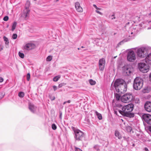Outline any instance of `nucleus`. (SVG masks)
<instances>
[{"label":"nucleus","instance_id":"nucleus-41","mask_svg":"<svg viewBox=\"0 0 151 151\" xmlns=\"http://www.w3.org/2000/svg\"><path fill=\"white\" fill-rule=\"evenodd\" d=\"M53 88L54 90V91H55L57 89V87L56 86H53Z\"/></svg>","mask_w":151,"mask_h":151},{"label":"nucleus","instance_id":"nucleus-54","mask_svg":"<svg viewBox=\"0 0 151 151\" xmlns=\"http://www.w3.org/2000/svg\"><path fill=\"white\" fill-rule=\"evenodd\" d=\"M149 15L151 16V12L149 14Z\"/></svg>","mask_w":151,"mask_h":151},{"label":"nucleus","instance_id":"nucleus-59","mask_svg":"<svg viewBox=\"0 0 151 151\" xmlns=\"http://www.w3.org/2000/svg\"><path fill=\"white\" fill-rule=\"evenodd\" d=\"M129 37H130V36H129ZM131 37H132V36H131Z\"/></svg>","mask_w":151,"mask_h":151},{"label":"nucleus","instance_id":"nucleus-33","mask_svg":"<svg viewBox=\"0 0 151 151\" xmlns=\"http://www.w3.org/2000/svg\"><path fill=\"white\" fill-rule=\"evenodd\" d=\"M93 6L97 10H101V8L98 7L95 4H93Z\"/></svg>","mask_w":151,"mask_h":151},{"label":"nucleus","instance_id":"nucleus-52","mask_svg":"<svg viewBox=\"0 0 151 151\" xmlns=\"http://www.w3.org/2000/svg\"><path fill=\"white\" fill-rule=\"evenodd\" d=\"M55 97H54L52 99V100H54L55 99Z\"/></svg>","mask_w":151,"mask_h":151},{"label":"nucleus","instance_id":"nucleus-61","mask_svg":"<svg viewBox=\"0 0 151 151\" xmlns=\"http://www.w3.org/2000/svg\"><path fill=\"white\" fill-rule=\"evenodd\" d=\"M34 1H36V0H34Z\"/></svg>","mask_w":151,"mask_h":151},{"label":"nucleus","instance_id":"nucleus-32","mask_svg":"<svg viewBox=\"0 0 151 151\" xmlns=\"http://www.w3.org/2000/svg\"><path fill=\"white\" fill-rule=\"evenodd\" d=\"M9 19V17L7 16H5L3 18V20L5 21H8Z\"/></svg>","mask_w":151,"mask_h":151},{"label":"nucleus","instance_id":"nucleus-46","mask_svg":"<svg viewBox=\"0 0 151 151\" xmlns=\"http://www.w3.org/2000/svg\"><path fill=\"white\" fill-rule=\"evenodd\" d=\"M149 130L151 132V126L149 127Z\"/></svg>","mask_w":151,"mask_h":151},{"label":"nucleus","instance_id":"nucleus-37","mask_svg":"<svg viewBox=\"0 0 151 151\" xmlns=\"http://www.w3.org/2000/svg\"><path fill=\"white\" fill-rule=\"evenodd\" d=\"M75 151H82L81 149L78 148L76 147L75 148Z\"/></svg>","mask_w":151,"mask_h":151},{"label":"nucleus","instance_id":"nucleus-40","mask_svg":"<svg viewBox=\"0 0 151 151\" xmlns=\"http://www.w3.org/2000/svg\"><path fill=\"white\" fill-rule=\"evenodd\" d=\"M129 40L128 39H124L121 42H120L121 43H122V42H127L128 41H129Z\"/></svg>","mask_w":151,"mask_h":151},{"label":"nucleus","instance_id":"nucleus-15","mask_svg":"<svg viewBox=\"0 0 151 151\" xmlns=\"http://www.w3.org/2000/svg\"><path fill=\"white\" fill-rule=\"evenodd\" d=\"M145 62L148 64L151 65V53L145 57Z\"/></svg>","mask_w":151,"mask_h":151},{"label":"nucleus","instance_id":"nucleus-8","mask_svg":"<svg viewBox=\"0 0 151 151\" xmlns=\"http://www.w3.org/2000/svg\"><path fill=\"white\" fill-rule=\"evenodd\" d=\"M144 124H151V115L148 114H144L142 116Z\"/></svg>","mask_w":151,"mask_h":151},{"label":"nucleus","instance_id":"nucleus-29","mask_svg":"<svg viewBox=\"0 0 151 151\" xmlns=\"http://www.w3.org/2000/svg\"><path fill=\"white\" fill-rule=\"evenodd\" d=\"M52 128L53 130H55L57 128V127L55 124H53L52 125Z\"/></svg>","mask_w":151,"mask_h":151},{"label":"nucleus","instance_id":"nucleus-27","mask_svg":"<svg viewBox=\"0 0 151 151\" xmlns=\"http://www.w3.org/2000/svg\"><path fill=\"white\" fill-rule=\"evenodd\" d=\"M138 138L139 139H141L142 138L143 135L142 134H137Z\"/></svg>","mask_w":151,"mask_h":151},{"label":"nucleus","instance_id":"nucleus-17","mask_svg":"<svg viewBox=\"0 0 151 151\" xmlns=\"http://www.w3.org/2000/svg\"><path fill=\"white\" fill-rule=\"evenodd\" d=\"M115 135L119 139L122 138V136L120 133L117 130H116L115 132Z\"/></svg>","mask_w":151,"mask_h":151},{"label":"nucleus","instance_id":"nucleus-10","mask_svg":"<svg viewBox=\"0 0 151 151\" xmlns=\"http://www.w3.org/2000/svg\"><path fill=\"white\" fill-rule=\"evenodd\" d=\"M29 109L32 113L36 114L39 112V108L36 106L31 103H29Z\"/></svg>","mask_w":151,"mask_h":151},{"label":"nucleus","instance_id":"nucleus-31","mask_svg":"<svg viewBox=\"0 0 151 151\" xmlns=\"http://www.w3.org/2000/svg\"><path fill=\"white\" fill-rule=\"evenodd\" d=\"M4 95L5 94L4 93L2 92L0 93V99L3 98L4 96Z\"/></svg>","mask_w":151,"mask_h":151},{"label":"nucleus","instance_id":"nucleus-43","mask_svg":"<svg viewBox=\"0 0 151 151\" xmlns=\"http://www.w3.org/2000/svg\"><path fill=\"white\" fill-rule=\"evenodd\" d=\"M3 78L1 77H0V82H2L3 81Z\"/></svg>","mask_w":151,"mask_h":151},{"label":"nucleus","instance_id":"nucleus-45","mask_svg":"<svg viewBox=\"0 0 151 151\" xmlns=\"http://www.w3.org/2000/svg\"><path fill=\"white\" fill-rule=\"evenodd\" d=\"M145 151H149L147 147H145Z\"/></svg>","mask_w":151,"mask_h":151},{"label":"nucleus","instance_id":"nucleus-9","mask_svg":"<svg viewBox=\"0 0 151 151\" xmlns=\"http://www.w3.org/2000/svg\"><path fill=\"white\" fill-rule=\"evenodd\" d=\"M136 55L134 52L133 51H129L127 55V60L130 62H133L136 59Z\"/></svg>","mask_w":151,"mask_h":151},{"label":"nucleus","instance_id":"nucleus-53","mask_svg":"<svg viewBox=\"0 0 151 151\" xmlns=\"http://www.w3.org/2000/svg\"><path fill=\"white\" fill-rule=\"evenodd\" d=\"M61 115H62V114H60V118H61Z\"/></svg>","mask_w":151,"mask_h":151},{"label":"nucleus","instance_id":"nucleus-44","mask_svg":"<svg viewBox=\"0 0 151 151\" xmlns=\"http://www.w3.org/2000/svg\"><path fill=\"white\" fill-rule=\"evenodd\" d=\"M5 44L6 45H8L9 44V41H8L5 42Z\"/></svg>","mask_w":151,"mask_h":151},{"label":"nucleus","instance_id":"nucleus-6","mask_svg":"<svg viewBox=\"0 0 151 151\" xmlns=\"http://www.w3.org/2000/svg\"><path fill=\"white\" fill-rule=\"evenodd\" d=\"M138 68L140 71L143 73H147L149 70V65L143 63H139Z\"/></svg>","mask_w":151,"mask_h":151},{"label":"nucleus","instance_id":"nucleus-57","mask_svg":"<svg viewBox=\"0 0 151 151\" xmlns=\"http://www.w3.org/2000/svg\"><path fill=\"white\" fill-rule=\"evenodd\" d=\"M132 34H133V32H132L131 33V35H132Z\"/></svg>","mask_w":151,"mask_h":151},{"label":"nucleus","instance_id":"nucleus-56","mask_svg":"<svg viewBox=\"0 0 151 151\" xmlns=\"http://www.w3.org/2000/svg\"><path fill=\"white\" fill-rule=\"evenodd\" d=\"M132 39V38H131H131H129V39Z\"/></svg>","mask_w":151,"mask_h":151},{"label":"nucleus","instance_id":"nucleus-19","mask_svg":"<svg viewBox=\"0 0 151 151\" xmlns=\"http://www.w3.org/2000/svg\"><path fill=\"white\" fill-rule=\"evenodd\" d=\"M126 73V75L127 76H129L131 73V71L130 70V69L127 68L125 71Z\"/></svg>","mask_w":151,"mask_h":151},{"label":"nucleus","instance_id":"nucleus-16","mask_svg":"<svg viewBox=\"0 0 151 151\" xmlns=\"http://www.w3.org/2000/svg\"><path fill=\"white\" fill-rule=\"evenodd\" d=\"M32 44L31 43L27 44L24 47V48L27 50H29L32 49Z\"/></svg>","mask_w":151,"mask_h":151},{"label":"nucleus","instance_id":"nucleus-48","mask_svg":"<svg viewBox=\"0 0 151 151\" xmlns=\"http://www.w3.org/2000/svg\"><path fill=\"white\" fill-rule=\"evenodd\" d=\"M150 80L151 81V73L150 74Z\"/></svg>","mask_w":151,"mask_h":151},{"label":"nucleus","instance_id":"nucleus-55","mask_svg":"<svg viewBox=\"0 0 151 151\" xmlns=\"http://www.w3.org/2000/svg\"><path fill=\"white\" fill-rule=\"evenodd\" d=\"M81 48H84V47H83V46H81Z\"/></svg>","mask_w":151,"mask_h":151},{"label":"nucleus","instance_id":"nucleus-11","mask_svg":"<svg viewBox=\"0 0 151 151\" xmlns=\"http://www.w3.org/2000/svg\"><path fill=\"white\" fill-rule=\"evenodd\" d=\"M29 1H27L25 5V9L23 12V15L25 18L28 17L29 15L30 10H29L28 8L29 6Z\"/></svg>","mask_w":151,"mask_h":151},{"label":"nucleus","instance_id":"nucleus-34","mask_svg":"<svg viewBox=\"0 0 151 151\" xmlns=\"http://www.w3.org/2000/svg\"><path fill=\"white\" fill-rule=\"evenodd\" d=\"M110 17H111V19L112 20L115 19V17L114 13H113V14Z\"/></svg>","mask_w":151,"mask_h":151},{"label":"nucleus","instance_id":"nucleus-2","mask_svg":"<svg viewBox=\"0 0 151 151\" xmlns=\"http://www.w3.org/2000/svg\"><path fill=\"white\" fill-rule=\"evenodd\" d=\"M113 85L114 86L116 92L119 94L123 93L127 91V85L124 81L123 79H117L114 83H112L111 88Z\"/></svg>","mask_w":151,"mask_h":151},{"label":"nucleus","instance_id":"nucleus-22","mask_svg":"<svg viewBox=\"0 0 151 151\" xmlns=\"http://www.w3.org/2000/svg\"><path fill=\"white\" fill-rule=\"evenodd\" d=\"M19 96L21 98L23 97L24 96V93L23 92H20L18 93Z\"/></svg>","mask_w":151,"mask_h":151},{"label":"nucleus","instance_id":"nucleus-35","mask_svg":"<svg viewBox=\"0 0 151 151\" xmlns=\"http://www.w3.org/2000/svg\"><path fill=\"white\" fill-rule=\"evenodd\" d=\"M65 84L64 83H61L59 84L58 87L59 88L63 86H64Z\"/></svg>","mask_w":151,"mask_h":151},{"label":"nucleus","instance_id":"nucleus-47","mask_svg":"<svg viewBox=\"0 0 151 151\" xmlns=\"http://www.w3.org/2000/svg\"><path fill=\"white\" fill-rule=\"evenodd\" d=\"M145 90H146V89H145V90L143 91V92H144V93L148 92L147 91H145Z\"/></svg>","mask_w":151,"mask_h":151},{"label":"nucleus","instance_id":"nucleus-4","mask_svg":"<svg viewBox=\"0 0 151 151\" xmlns=\"http://www.w3.org/2000/svg\"><path fill=\"white\" fill-rule=\"evenodd\" d=\"M71 129L74 132V138L75 139L78 141L81 140L83 137V132L78 129H76L74 127H72Z\"/></svg>","mask_w":151,"mask_h":151},{"label":"nucleus","instance_id":"nucleus-38","mask_svg":"<svg viewBox=\"0 0 151 151\" xmlns=\"http://www.w3.org/2000/svg\"><path fill=\"white\" fill-rule=\"evenodd\" d=\"M95 12L97 13L100 14L101 15H103V13H102L101 12H100V11H98L97 10H96L95 11Z\"/></svg>","mask_w":151,"mask_h":151},{"label":"nucleus","instance_id":"nucleus-58","mask_svg":"<svg viewBox=\"0 0 151 151\" xmlns=\"http://www.w3.org/2000/svg\"><path fill=\"white\" fill-rule=\"evenodd\" d=\"M78 49L79 50L80 49V48H78Z\"/></svg>","mask_w":151,"mask_h":151},{"label":"nucleus","instance_id":"nucleus-60","mask_svg":"<svg viewBox=\"0 0 151 151\" xmlns=\"http://www.w3.org/2000/svg\"><path fill=\"white\" fill-rule=\"evenodd\" d=\"M59 0H57V1H58Z\"/></svg>","mask_w":151,"mask_h":151},{"label":"nucleus","instance_id":"nucleus-28","mask_svg":"<svg viewBox=\"0 0 151 151\" xmlns=\"http://www.w3.org/2000/svg\"><path fill=\"white\" fill-rule=\"evenodd\" d=\"M17 37V35L16 34H14L12 36V38L13 39H16Z\"/></svg>","mask_w":151,"mask_h":151},{"label":"nucleus","instance_id":"nucleus-3","mask_svg":"<svg viewBox=\"0 0 151 151\" xmlns=\"http://www.w3.org/2000/svg\"><path fill=\"white\" fill-rule=\"evenodd\" d=\"M143 84V80L140 77H137L134 80L133 88L135 90H139L142 87Z\"/></svg>","mask_w":151,"mask_h":151},{"label":"nucleus","instance_id":"nucleus-12","mask_svg":"<svg viewBox=\"0 0 151 151\" xmlns=\"http://www.w3.org/2000/svg\"><path fill=\"white\" fill-rule=\"evenodd\" d=\"M106 62L104 58L100 59L99 62V68L101 71L104 70L105 68Z\"/></svg>","mask_w":151,"mask_h":151},{"label":"nucleus","instance_id":"nucleus-24","mask_svg":"<svg viewBox=\"0 0 151 151\" xmlns=\"http://www.w3.org/2000/svg\"><path fill=\"white\" fill-rule=\"evenodd\" d=\"M19 56L21 58H23L24 57V54L20 52H19L18 53Z\"/></svg>","mask_w":151,"mask_h":151},{"label":"nucleus","instance_id":"nucleus-51","mask_svg":"<svg viewBox=\"0 0 151 151\" xmlns=\"http://www.w3.org/2000/svg\"><path fill=\"white\" fill-rule=\"evenodd\" d=\"M67 103V102L66 101H65L63 103V104H65L66 103Z\"/></svg>","mask_w":151,"mask_h":151},{"label":"nucleus","instance_id":"nucleus-20","mask_svg":"<svg viewBox=\"0 0 151 151\" xmlns=\"http://www.w3.org/2000/svg\"><path fill=\"white\" fill-rule=\"evenodd\" d=\"M17 24V23L16 22H13V23L12 26V31H14V30L15 29L16 25Z\"/></svg>","mask_w":151,"mask_h":151},{"label":"nucleus","instance_id":"nucleus-13","mask_svg":"<svg viewBox=\"0 0 151 151\" xmlns=\"http://www.w3.org/2000/svg\"><path fill=\"white\" fill-rule=\"evenodd\" d=\"M145 108L146 111L148 112H151V102L147 101L145 105Z\"/></svg>","mask_w":151,"mask_h":151},{"label":"nucleus","instance_id":"nucleus-42","mask_svg":"<svg viewBox=\"0 0 151 151\" xmlns=\"http://www.w3.org/2000/svg\"><path fill=\"white\" fill-rule=\"evenodd\" d=\"M3 49V46L1 45H0V51Z\"/></svg>","mask_w":151,"mask_h":151},{"label":"nucleus","instance_id":"nucleus-36","mask_svg":"<svg viewBox=\"0 0 151 151\" xmlns=\"http://www.w3.org/2000/svg\"><path fill=\"white\" fill-rule=\"evenodd\" d=\"M127 130L128 131L131 132L132 130V128L130 126H129L127 127Z\"/></svg>","mask_w":151,"mask_h":151},{"label":"nucleus","instance_id":"nucleus-25","mask_svg":"<svg viewBox=\"0 0 151 151\" xmlns=\"http://www.w3.org/2000/svg\"><path fill=\"white\" fill-rule=\"evenodd\" d=\"M52 59V57L51 55L48 56L46 58V60L47 61H50Z\"/></svg>","mask_w":151,"mask_h":151},{"label":"nucleus","instance_id":"nucleus-39","mask_svg":"<svg viewBox=\"0 0 151 151\" xmlns=\"http://www.w3.org/2000/svg\"><path fill=\"white\" fill-rule=\"evenodd\" d=\"M3 38L4 39V41H5V42H6L7 41H9L8 40V38H7V37H6L5 36H4V37H3Z\"/></svg>","mask_w":151,"mask_h":151},{"label":"nucleus","instance_id":"nucleus-1","mask_svg":"<svg viewBox=\"0 0 151 151\" xmlns=\"http://www.w3.org/2000/svg\"><path fill=\"white\" fill-rule=\"evenodd\" d=\"M117 107L120 108H122V110L117 109V111L115 110L114 113L116 115L119 116L118 113L122 115L131 118L134 116V114L132 113L134 108V105L131 104L122 107L120 104L117 105Z\"/></svg>","mask_w":151,"mask_h":151},{"label":"nucleus","instance_id":"nucleus-26","mask_svg":"<svg viewBox=\"0 0 151 151\" xmlns=\"http://www.w3.org/2000/svg\"><path fill=\"white\" fill-rule=\"evenodd\" d=\"M115 96L116 100H118L120 99V96L119 94L116 93L115 94Z\"/></svg>","mask_w":151,"mask_h":151},{"label":"nucleus","instance_id":"nucleus-50","mask_svg":"<svg viewBox=\"0 0 151 151\" xmlns=\"http://www.w3.org/2000/svg\"><path fill=\"white\" fill-rule=\"evenodd\" d=\"M129 22H128L126 24V25H129Z\"/></svg>","mask_w":151,"mask_h":151},{"label":"nucleus","instance_id":"nucleus-18","mask_svg":"<svg viewBox=\"0 0 151 151\" xmlns=\"http://www.w3.org/2000/svg\"><path fill=\"white\" fill-rule=\"evenodd\" d=\"M95 112V114L97 116V117L99 120H101L102 119V116L101 114L98 113L96 111H94Z\"/></svg>","mask_w":151,"mask_h":151},{"label":"nucleus","instance_id":"nucleus-30","mask_svg":"<svg viewBox=\"0 0 151 151\" xmlns=\"http://www.w3.org/2000/svg\"><path fill=\"white\" fill-rule=\"evenodd\" d=\"M30 79V74L29 73H28L27 75V80L28 81H29Z\"/></svg>","mask_w":151,"mask_h":151},{"label":"nucleus","instance_id":"nucleus-14","mask_svg":"<svg viewBox=\"0 0 151 151\" xmlns=\"http://www.w3.org/2000/svg\"><path fill=\"white\" fill-rule=\"evenodd\" d=\"M75 7L76 10L78 12H82L83 10L79 2H76L75 4Z\"/></svg>","mask_w":151,"mask_h":151},{"label":"nucleus","instance_id":"nucleus-5","mask_svg":"<svg viewBox=\"0 0 151 151\" xmlns=\"http://www.w3.org/2000/svg\"><path fill=\"white\" fill-rule=\"evenodd\" d=\"M136 52L138 56L141 58H145L148 54L147 49L145 47H142L137 49Z\"/></svg>","mask_w":151,"mask_h":151},{"label":"nucleus","instance_id":"nucleus-49","mask_svg":"<svg viewBox=\"0 0 151 151\" xmlns=\"http://www.w3.org/2000/svg\"><path fill=\"white\" fill-rule=\"evenodd\" d=\"M66 102H67V103H69L70 102V100H69L68 101H67Z\"/></svg>","mask_w":151,"mask_h":151},{"label":"nucleus","instance_id":"nucleus-21","mask_svg":"<svg viewBox=\"0 0 151 151\" xmlns=\"http://www.w3.org/2000/svg\"><path fill=\"white\" fill-rule=\"evenodd\" d=\"M60 78V75H58L54 77L53 79V81H57Z\"/></svg>","mask_w":151,"mask_h":151},{"label":"nucleus","instance_id":"nucleus-23","mask_svg":"<svg viewBox=\"0 0 151 151\" xmlns=\"http://www.w3.org/2000/svg\"><path fill=\"white\" fill-rule=\"evenodd\" d=\"M89 83L91 85H93L96 84V82L92 79H90L89 80Z\"/></svg>","mask_w":151,"mask_h":151},{"label":"nucleus","instance_id":"nucleus-7","mask_svg":"<svg viewBox=\"0 0 151 151\" xmlns=\"http://www.w3.org/2000/svg\"><path fill=\"white\" fill-rule=\"evenodd\" d=\"M132 99L133 96L132 93H129L123 95L121 98V100L122 102L126 103L131 101Z\"/></svg>","mask_w":151,"mask_h":151}]
</instances>
